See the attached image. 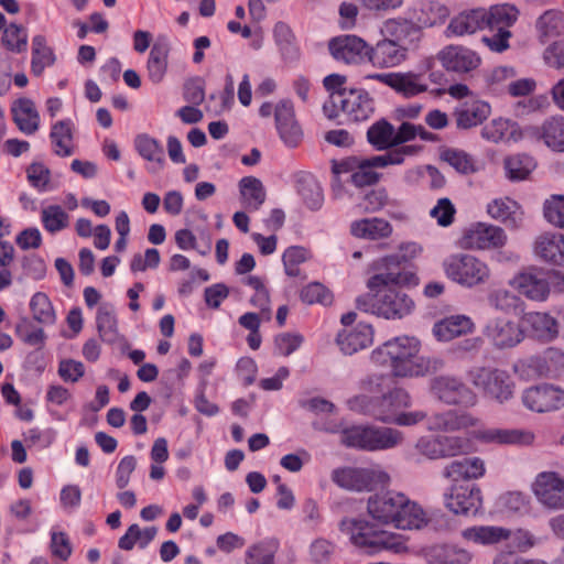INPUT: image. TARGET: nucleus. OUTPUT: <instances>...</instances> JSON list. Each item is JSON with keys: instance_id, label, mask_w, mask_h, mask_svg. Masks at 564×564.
<instances>
[{"instance_id": "f257e3e1", "label": "nucleus", "mask_w": 564, "mask_h": 564, "mask_svg": "<svg viewBox=\"0 0 564 564\" xmlns=\"http://www.w3.org/2000/svg\"><path fill=\"white\" fill-rule=\"evenodd\" d=\"M411 405L409 392L402 388H395L376 398L372 417L387 424L399 426H412L426 419L429 431L456 432L474 427L479 420L471 413L458 410H446L427 416L423 411L404 412Z\"/></svg>"}, {"instance_id": "f03ea898", "label": "nucleus", "mask_w": 564, "mask_h": 564, "mask_svg": "<svg viewBox=\"0 0 564 564\" xmlns=\"http://www.w3.org/2000/svg\"><path fill=\"white\" fill-rule=\"evenodd\" d=\"M421 343L412 336H397L371 352V360L388 367L397 378H417L440 371L444 361L438 357L420 356Z\"/></svg>"}, {"instance_id": "7ed1b4c3", "label": "nucleus", "mask_w": 564, "mask_h": 564, "mask_svg": "<svg viewBox=\"0 0 564 564\" xmlns=\"http://www.w3.org/2000/svg\"><path fill=\"white\" fill-rule=\"evenodd\" d=\"M367 512L378 523L390 524L400 530H420L430 521L417 502L393 490L370 496Z\"/></svg>"}, {"instance_id": "20e7f679", "label": "nucleus", "mask_w": 564, "mask_h": 564, "mask_svg": "<svg viewBox=\"0 0 564 564\" xmlns=\"http://www.w3.org/2000/svg\"><path fill=\"white\" fill-rule=\"evenodd\" d=\"M340 530L356 549L368 555L381 552L398 554L406 550L400 534L383 530L366 519H345L340 522Z\"/></svg>"}, {"instance_id": "39448f33", "label": "nucleus", "mask_w": 564, "mask_h": 564, "mask_svg": "<svg viewBox=\"0 0 564 564\" xmlns=\"http://www.w3.org/2000/svg\"><path fill=\"white\" fill-rule=\"evenodd\" d=\"M384 32L390 37H384L371 46L370 64L377 68H390L402 64L408 56V37L417 34L419 30L408 20H388Z\"/></svg>"}, {"instance_id": "423d86ee", "label": "nucleus", "mask_w": 564, "mask_h": 564, "mask_svg": "<svg viewBox=\"0 0 564 564\" xmlns=\"http://www.w3.org/2000/svg\"><path fill=\"white\" fill-rule=\"evenodd\" d=\"M462 538L469 543L481 546H495L507 541V547L524 553L536 545L538 539L525 529L514 531L499 525H473L462 531Z\"/></svg>"}, {"instance_id": "0eeeda50", "label": "nucleus", "mask_w": 564, "mask_h": 564, "mask_svg": "<svg viewBox=\"0 0 564 564\" xmlns=\"http://www.w3.org/2000/svg\"><path fill=\"white\" fill-rule=\"evenodd\" d=\"M394 286L388 285L376 294L358 296L357 308L387 319L402 318L409 315L414 310V302L406 293Z\"/></svg>"}, {"instance_id": "6e6552de", "label": "nucleus", "mask_w": 564, "mask_h": 564, "mask_svg": "<svg viewBox=\"0 0 564 564\" xmlns=\"http://www.w3.org/2000/svg\"><path fill=\"white\" fill-rule=\"evenodd\" d=\"M402 441V432L392 427L356 425L345 429L341 433L344 445L368 452L391 449Z\"/></svg>"}, {"instance_id": "1a4fd4ad", "label": "nucleus", "mask_w": 564, "mask_h": 564, "mask_svg": "<svg viewBox=\"0 0 564 564\" xmlns=\"http://www.w3.org/2000/svg\"><path fill=\"white\" fill-rule=\"evenodd\" d=\"M447 279L466 289L488 283L491 270L488 263L470 253H455L443 262Z\"/></svg>"}, {"instance_id": "9d476101", "label": "nucleus", "mask_w": 564, "mask_h": 564, "mask_svg": "<svg viewBox=\"0 0 564 564\" xmlns=\"http://www.w3.org/2000/svg\"><path fill=\"white\" fill-rule=\"evenodd\" d=\"M421 248L415 242L402 243L398 252L383 257L380 260V269L386 272L372 275L368 280V288L370 290L380 289L388 285H400L408 282L406 273L404 272L406 263L412 260Z\"/></svg>"}, {"instance_id": "9b49d317", "label": "nucleus", "mask_w": 564, "mask_h": 564, "mask_svg": "<svg viewBox=\"0 0 564 564\" xmlns=\"http://www.w3.org/2000/svg\"><path fill=\"white\" fill-rule=\"evenodd\" d=\"M513 371L520 378L531 380L535 378H557L564 372V351L550 347L543 352L518 360Z\"/></svg>"}, {"instance_id": "f8f14e48", "label": "nucleus", "mask_w": 564, "mask_h": 564, "mask_svg": "<svg viewBox=\"0 0 564 564\" xmlns=\"http://www.w3.org/2000/svg\"><path fill=\"white\" fill-rule=\"evenodd\" d=\"M469 378L484 395L500 403L508 401L513 394L514 383L506 370L478 367L469 372Z\"/></svg>"}, {"instance_id": "ddd939ff", "label": "nucleus", "mask_w": 564, "mask_h": 564, "mask_svg": "<svg viewBox=\"0 0 564 564\" xmlns=\"http://www.w3.org/2000/svg\"><path fill=\"white\" fill-rule=\"evenodd\" d=\"M332 481L348 491H372L383 485L388 475L379 469L364 467H338L332 471Z\"/></svg>"}, {"instance_id": "4468645a", "label": "nucleus", "mask_w": 564, "mask_h": 564, "mask_svg": "<svg viewBox=\"0 0 564 564\" xmlns=\"http://www.w3.org/2000/svg\"><path fill=\"white\" fill-rule=\"evenodd\" d=\"M430 391L434 398L447 405L473 408L478 402L477 394L459 378L437 376L430 382Z\"/></svg>"}, {"instance_id": "2eb2a0df", "label": "nucleus", "mask_w": 564, "mask_h": 564, "mask_svg": "<svg viewBox=\"0 0 564 564\" xmlns=\"http://www.w3.org/2000/svg\"><path fill=\"white\" fill-rule=\"evenodd\" d=\"M335 119L343 112L349 121L361 122L368 120L375 112V100L362 88H350L348 91L337 93L333 97Z\"/></svg>"}, {"instance_id": "dca6fc26", "label": "nucleus", "mask_w": 564, "mask_h": 564, "mask_svg": "<svg viewBox=\"0 0 564 564\" xmlns=\"http://www.w3.org/2000/svg\"><path fill=\"white\" fill-rule=\"evenodd\" d=\"M507 240L501 227L479 221L464 229L460 245L470 250H494L502 248Z\"/></svg>"}, {"instance_id": "f3484780", "label": "nucleus", "mask_w": 564, "mask_h": 564, "mask_svg": "<svg viewBox=\"0 0 564 564\" xmlns=\"http://www.w3.org/2000/svg\"><path fill=\"white\" fill-rule=\"evenodd\" d=\"M482 335L498 350L513 348L524 339L521 326L505 316L490 318L484 327Z\"/></svg>"}, {"instance_id": "a211bd4d", "label": "nucleus", "mask_w": 564, "mask_h": 564, "mask_svg": "<svg viewBox=\"0 0 564 564\" xmlns=\"http://www.w3.org/2000/svg\"><path fill=\"white\" fill-rule=\"evenodd\" d=\"M546 271L539 267H529L518 272L510 281V286L528 300L544 302L549 297Z\"/></svg>"}, {"instance_id": "6ab92c4d", "label": "nucleus", "mask_w": 564, "mask_h": 564, "mask_svg": "<svg viewBox=\"0 0 564 564\" xmlns=\"http://www.w3.org/2000/svg\"><path fill=\"white\" fill-rule=\"evenodd\" d=\"M525 408L538 413L556 411L564 406V390L553 384H539L522 393Z\"/></svg>"}, {"instance_id": "aec40b11", "label": "nucleus", "mask_w": 564, "mask_h": 564, "mask_svg": "<svg viewBox=\"0 0 564 564\" xmlns=\"http://www.w3.org/2000/svg\"><path fill=\"white\" fill-rule=\"evenodd\" d=\"M375 169H379L375 164V155L371 158L350 156L335 162L333 165L335 174L350 173V182L357 187L371 186L379 182L380 174Z\"/></svg>"}, {"instance_id": "412c9836", "label": "nucleus", "mask_w": 564, "mask_h": 564, "mask_svg": "<svg viewBox=\"0 0 564 564\" xmlns=\"http://www.w3.org/2000/svg\"><path fill=\"white\" fill-rule=\"evenodd\" d=\"M437 58L442 66L451 73L458 75L469 74L481 65L480 55L463 45H447L443 47Z\"/></svg>"}, {"instance_id": "4be33fe9", "label": "nucleus", "mask_w": 564, "mask_h": 564, "mask_svg": "<svg viewBox=\"0 0 564 564\" xmlns=\"http://www.w3.org/2000/svg\"><path fill=\"white\" fill-rule=\"evenodd\" d=\"M371 46L357 35H343L329 42V51L337 61L360 65L370 63Z\"/></svg>"}, {"instance_id": "5701e85b", "label": "nucleus", "mask_w": 564, "mask_h": 564, "mask_svg": "<svg viewBox=\"0 0 564 564\" xmlns=\"http://www.w3.org/2000/svg\"><path fill=\"white\" fill-rule=\"evenodd\" d=\"M535 133L534 126L521 128L516 121L505 118L494 119L481 129V137L494 143L519 142Z\"/></svg>"}, {"instance_id": "b1692460", "label": "nucleus", "mask_w": 564, "mask_h": 564, "mask_svg": "<svg viewBox=\"0 0 564 564\" xmlns=\"http://www.w3.org/2000/svg\"><path fill=\"white\" fill-rule=\"evenodd\" d=\"M533 492L544 507L564 509V478L554 471L540 473L533 485Z\"/></svg>"}, {"instance_id": "393cba45", "label": "nucleus", "mask_w": 564, "mask_h": 564, "mask_svg": "<svg viewBox=\"0 0 564 564\" xmlns=\"http://www.w3.org/2000/svg\"><path fill=\"white\" fill-rule=\"evenodd\" d=\"M274 119L283 143L289 148H296L303 139V131L295 119L293 102L289 99L280 100L274 106Z\"/></svg>"}, {"instance_id": "a878e982", "label": "nucleus", "mask_w": 564, "mask_h": 564, "mask_svg": "<svg viewBox=\"0 0 564 564\" xmlns=\"http://www.w3.org/2000/svg\"><path fill=\"white\" fill-rule=\"evenodd\" d=\"M445 506L455 514L476 513L481 507V491L476 485H454L445 496Z\"/></svg>"}, {"instance_id": "bb28decb", "label": "nucleus", "mask_w": 564, "mask_h": 564, "mask_svg": "<svg viewBox=\"0 0 564 564\" xmlns=\"http://www.w3.org/2000/svg\"><path fill=\"white\" fill-rule=\"evenodd\" d=\"M373 341L371 325L358 323L350 328H344L338 333L336 343L345 355H354L369 347Z\"/></svg>"}, {"instance_id": "cd10ccee", "label": "nucleus", "mask_w": 564, "mask_h": 564, "mask_svg": "<svg viewBox=\"0 0 564 564\" xmlns=\"http://www.w3.org/2000/svg\"><path fill=\"white\" fill-rule=\"evenodd\" d=\"M488 215L509 229H518L523 223L521 206L510 197H500L487 205Z\"/></svg>"}, {"instance_id": "c85d7f7f", "label": "nucleus", "mask_w": 564, "mask_h": 564, "mask_svg": "<svg viewBox=\"0 0 564 564\" xmlns=\"http://www.w3.org/2000/svg\"><path fill=\"white\" fill-rule=\"evenodd\" d=\"M491 107L479 99L467 100L460 104L454 111L458 129H470L481 124L490 115Z\"/></svg>"}, {"instance_id": "c756f323", "label": "nucleus", "mask_w": 564, "mask_h": 564, "mask_svg": "<svg viewBox=\"0 0 564 564\" xmlns=\"http://www.w3.org/2000/svg\"><path fill=\"white\" fill-rule=\"evenodd\" d=\"M534 252L542 261L564 267V235L545 232L534 242Z\"/></svg>"}, {"instance_id": "7c9ffc66", "label": "nucleus", "mask_w": 564, "mask_h": 564, "mask_svg": "<svg viewBox=\"0 0 564 564\" xmlns=\"http://www.w3.org/2000/svg\"><path fill=\"white\" fill-rule=\"evenodd\" d=\"M523 323L532 337L550 343L558 336V322L547 313L529 312L523 316Z\"/></svg>"}, {"instance_id": "2f4dec72", "label": "nucleus", "mask_w": 564, "mask_h": 564, "mask_svg": "<svg viewBox=\"0 0 564 564\" xmlns=\"http://www.w3.org/2000/svg\"><path fill=\"white\" fill-rule=\"evenodd\" d=\"M486 9H473L454 17L447 25L451 35L464 36L486 28Z\"/></svg>"}, {"instance_id": "473e14b6", "label": "nucleus", "mask_w": 564, "mask_h": 564, "mask_svg": "<svg viewBox=\"0 0 564 564\" xmlns=\"http://www.w3.org/2000/svg\"><path fill=\"white\" fill-rule=\"evenodd\" d=\"M134 148L139 155L152 163L147 167L149 173H158L165 164L164 149L161 142L147 133L138 134L134 139Z\"/></svg>"}, {"instance_id": "72a5a7b5", "label": "nucleus", "mask_w": 564, "mask_h": 564, "mask_svg": "<svg viewBox=\"0 0 564 564\" xmlns=\"http://www.w3.org/2000/svg\"><path fill=\"white\" fill-rule=\"evenodd\" d=\"M12 118L24 134H34L40 128V115L34 102L29 98H20L11 107Z\"/></svg>"}, {"instance_id": "f704fd0d", "label": "nucleus", "mask_w": 564, "mask_h": 564, "mask_svg": "<svg viewBox=\"0 0 564 564\" xmlns=\"http://www.w3.org/2000/svg\"><path fill=\"white\" fill-rule=\"evenodd\" d=\"M538 131L529 134V139L543 140L546 147L556 152H564V117H552L543 122L541 127L534 126Z\"/></svg>"}, {"instance_id": "c9c22d12", "label": "nucleus", "mask_w": 564, "mask_h": 564, "mask_svg": "<svg viewBox=\"0 0 564 564\" xmlns=\"http://www.w3.org/2000/svg\"><path fill=\"white\" fill-rule=\"evenodd\" d=\"M484 460L479 457H465L453 460L444 470L443 476L453 481L477 479L485 474Z\"/></svg>"}, {"instance_id": "e433bc0d", "label": "nucleus", "mask_w": 564, "mask_h": 564, "mask_svg": "<svg viewBox=\"0 0 564 564\" xmlns=\"http://www.w3.org/2000/svg\"><path fill=\"white\" fill-rule=\"evenodd\" d=\"M474 323L466 315H452L443 318L433 326L434 336L441 341H449L462 335L471 333Z\"/></svg>"}, {"instance_id": "4c0bfd02", "label": "nucleus", "mask_w": 564, "mask_h": 564, "mask_svg": "<svg viewBox=\"0 0 564 564\" xmlns=\"http://www.w3.org/2000/svg\"><path fill=\"white\" fill-rule=\"evenodd\" d=\"M474 437L487 444H530L534 438L530 432L503 429H480Z\"/></svg>"}, {"instance_id": "58836bf2", "label": "nucleus", "mask_w": 564, "mask_h": 564, "mask_svg": "<svg viewBox=\"0 0 564 564\" xmlns=\"http://www.w3.org/2000/svg\"><path fill=\"white\" fill-rule=\"evenodd\" d=\"M295 188L308 209L318 210L323 206L324 195L322 187L311 173H297L295 175Z\"/></svg>"}, {"instance_id": "ea45409f", "label": "nucleus", "mask_w": 564, "mask_h": 564, "mask_svg": "<svg viewBox=\"0 0 564 564\" xmlns=\"http://www.w3.org/2000/svg\"><path fill=\"white\" fill-rule=\"evenodd\" d=\"M391 88L398 94L411 98L429 90L425 73L422 72H398L393 73Z\"/></svg>"}, {"instance_id": "a19ab883", "label": "nucleus", "mask_w": 564, "mask_h": 564, "mask_svg": "<svg viewBox=\"0 0 564 564\" xmlns=\"http://www.w3.org/2000/svg\"><path fill=\"white\" fill-rule=\"evenodd\" d=\"M273 39L285 63H293L300 58L301 52L296 37L286 23L280 21L274 25Z\"/></svg>"}, {"instance_id": "79ce46f5", "label": "nucleus", "mask_w": 564, "mask_h": 564, "mask_svg": "<svg viewBox=\"0 0 564 564\" xmlns=\"http://www.w3.org/2000/svg\"><path fill=\"white\" fill-rule=\"evenodd\" d=\"M350 232L357 238L377 240L388 238L392 234V226L382 218H365L354 221L350 226Z\"/></svg>"}, {"instance_id": "37998d69", "label": "nucleus", "mask_w": 564, "mask_h": 564, "mask_svg": "<svg viewBox=\"0 0 564 564\" xmlns=\"http://www.w3.org/2000/svg\"><path fill=\"white\" fill-rule=\"evenodd\" d=\"M53 152L62 158L70 156L73 150V122L70 119L56 121L50 132Z\"/></svg>"}, {"instance_id": "c03bdc74", "label": "nucleus", "mask_w": 564, "mask_h": 564, "mask_svg": "<svg viewBox=\"0 0 564 564\" xmlns=\"http://www.w3.org/2000/svg\"><path fill=\"white\" fill-rule=\"evenodd\" d=\"M241 203L249 212H256L263 205L267 193L262 182L254 176H245L239 181Z\"/></svg>"}, {"instance_id": "a18cd8bd", "label": "nucleus", "mask_w": 564, "mask_h": 564, "mask_svg": "<svg viewBox=\"0 0 564 564\" xmlns=\"http://www.w3.org/2000/svg\"><path fill=\"white\" fill-rule=\"evenodd\" d=\"M56 56L54 50L47 45V40L43 34H36L32 37V57L31 73L39 77L45 68L54 65Z\"/></svg>"}, {"instance_id": "49530a36", "label": "nucleus", "mask_w": 564, "mask_h": 564, "mask_svg": "<svg viewBox=\"0 0 564 564\" xmlns=\"http://www.w3.org/2000/svg\"><path fill=\"white\" fill-rule=\"evenodd\" d=\"M169 45L166 43L156 42L150 50L147 70L148 77L153 84L163 80L167 70Z\"/></svg>"}, {"instance_id": "de8ad7c7", "label": "nucleus", "mask_w": 564, "mask_h": 564, "mask_svg": "<svg viewBox=\"0 0 564 564\" xmlns=\"http://www.w3.org/2000/svg\"><path fill=\"white\" fill-rule=\"evenodd\" d=\"M279 546V541L273 538L251 544L246 551L245 564H274Z\"/></svg>"}, {"instance_id": "09e8293b", "label": "nucleus", "mask_w": 564, "mask_h": 564, "mask_svg": "<svg viewBox=\"0 0 564 564\" xmlns=\"http://www.w3.org/2000/svg\"><path fill=\"white\" fill-rule=\"evenodd\" d=\"M367 140L377 151L395 148L394 127L388 120L380 119L368 128Z\"/></svg>"}, {"instance_id": "8fccbe9b", "label": "nucleus", "mask_w": 564, "mask_h": 564, "mask_svg": "<svg viewBox=\"0 0 564 564\" xmlns=\"http://www.w3.org/2000/svg\"><path fill=\"white\" fill-rule=\"evenodd\" d=\"M535 166L534 159L528 154H512L507 156L503 161L506 176L512 182L525 180Z\"/></svg>"}, {"instance_id": "3c124183", "label": "nucleus", "mask_w": 564, "mask_h": 564, "mask_svg": "<svg viewBox=\"0 0 564 564\" xmlns=\"http://www.w3.org/2000/svg\"><path fill=\"white\" fill-rule=\"evenodd\" d=\"M158 529L148 527L141 529L137 523L131 524L126 533L119 539L118 546L124 551H131L138 543L140 549H145L156 536Z\"/></svg>"}, {"instance_id": "603ef678", "label": "nucleus", "mask_w": 564, "mask_h": 564, "mask_svg": "<svg viewBox=\"0 0 564 564\" xmlns=\"http://www.w3.org/2000/svg\"><path fill=\"white\" fill-rule=\"evenodd\" d=\"M519 11L516 7L510 4H497L486 10V28L489 31L496 29L509 30V28L517 21Z\"/></svg>"}, {"instance_id": "864d4df0", "label": "nucleus", "mask_w": 564, "mask_h": 564, "mask_svg": "<svg viewBox=\"0 0 564 564\" xmlns=\"http://www.w3.org/2000/svg\"><path fill=\"white\" fill-rule=\"evenodd\" d=\"M29 306L35 322L44 326L55 324L56 313L47 294L44 292L34 293L30 300Z\"/></svg>"}, {"instance_id": "5fc2aeb1", "label": "nucleus", "mask_w": 564, "mask_h": 564, "mask_svg": "<svg viewBox=\"0 0 564 564\" xmlns=\"http://www.w3.org/2000/svg\"><path fill=\"white\" fill-rule=\"evenodd\" d=\"M2 46L13 53L23 54L28 51V31L26 29L17 23L8 24L1 35Z\"/></svg>"}, {"instance_id": "6e6d98bb", "label": "nucleus", "mask_w": 564, "mask_h": 564, "mask_svg": "<svg viewBox=\"0 0 564 564\" xmlns=\"http://www.w3.org/2000/svg\"><path fill=\"white\" fill-rule=\"evenodd\" d=\"M70 217L59 205H48L41 210V224L51 235H55L69 226Z\"/></svg>"}, {"instance_id": "4d7b16f0", "label": "nucleus", "mask_w": 564, "mask_h": 564, "mask_svg": "<svg viewBox=\"0 0 564 564\" xmlns=\"http://www.w3.org/2000/svg\"><path fill=\"white\" fill-rule=\"evenodd\" d=\"M96 324L102 341L115 344L118 340L117 318L109 305L98 307Z\"/></svg>"}, {"instance_id": "13d9d810", "label": "nucleus", "mask_w": 564, "mask_h": 564, "mask_svg": "<svg viewBox=\"0 0 564 564\" xmlns=\"http://www.w3.org/2000/svg\"><path fill=\"white\" fill-rule=\"evenodd\" d=\"M538 29L542 36L553 37L564 31V14L560 11H545L538 20Z\"/></svg>"}, {"instance_id": "bf43d9fd", "label": "nucleus", "mask_w": 564, "mask_h": 564, "mask_svg": "<svg viewBox=\"0 0 564 564\" xmlns=\"http://www.w3.org/2000/svg\"><path fill=\"white\" fill-rule=\"evenodd\" d=\"M308 259V251L301 246L289 247L282 256L284 271L289 276L301 275L300 264Z\"/></svg>"}, {"instance_id": "052dcab7", "label": "nucleus", "mask_w": 564, "mask_h": 564, "mask_svg": "<svg viewBox=\"0 0 564 564\" xmlns=\"http://www.w3.org/2000/svg\"><path fill=\"white\" fill-rule=\"evenodd\" d=\"M347 82L346 76L340 74H330L327 75L324 80L323 85L325 89L329 93V98L327 101L323 105V111L325 116L329 119H335V112L333 110V97L337 93L348 91L350 88H346L345 84Z\"/></svg>"}, {"instance_id": "680f3d73", "label": "nucleus", "mask_w": 564, "mask_h": 564, "mask_svg": "<svg viewBox=\"0 0 564 564\" xmlns=\"http://www.w3.org/2000/svg\"><path fill=\"white\" fill-rule=\"evenodd\" d=\"M15 334L24 344L34 346L37 350L45 346V332L41 327H34L28 319L15 326Z\"/></svg>"}, {"instance_id": "e2e57ef3", "label": "nucleus", "mask_w": 564, "mask_h": 564, "mask_svg": "<svg viewBox=\"0 0 564 564\" xmlns=\"http://www.w3.org/2000/svg\"><path fill=\"white\" fill-rule=\"evenodd\" d=\"M488 304L491 308L503 313L516 311L520 299L505 289H497L488 294Z\"/></svg>"}, {"instance_id": "0e129e2a", "label": "nucleus", "mask_w": 564, "mask_h": 564, "mask_svg": "<svg viewBox=\"0 0 564 564\" xmlns=\"http://www.w3.org/2000/svg\"><path fill=\"white\" fill-rule=\"evenodd\" d=\"M300 297L306 304H323L329 305L333 302L332 292L319 282H312L305 285L301 292Z\"/></svg>"}, {"instance_id": "69168bd1", "label": "nucleus", "mask_w": 564, "mask_h": 564, "mask_svg": "<svg viewBox=\"0 0 564 564\" xmlns=\"http://www.w3.org/2000/svg\"><path fill=\"white\" fill-rule=\"evenodd\" d=\"M23 438L28 447L45 449L55 442L56 431L52 427L44 430H41L40 427H32L23 433Z\"/></svg>"}, {"instance_id": "338daca9", "label": "nucleus", "mask_w": 564, "mask_h": 564, "mask_svg": "<svg viewBox=\"0 0 564 564\" xmlns=\"http://www.w3.org/2000/svg\"><path fill=\"white\" fill-rule=\"evenodd\" d=\"M441 458L455 457L469 449V442L462 436L438 435Z\"/></svg>"}, {"instance_id": "774afa93", "label": "nucleus", "mask_w": 564, "mask_h": 564, "mask_svg": "<svg viewBox=\"0 0 564 564\" xmlns=\"http://www.w3.org/2000/svg\"><path fill=\"white\" fill-rule=\"evenodd\" d=\"M544 217L550 224L564 228V196H554L544 203Z\"/></svg>"}]
</instances>
